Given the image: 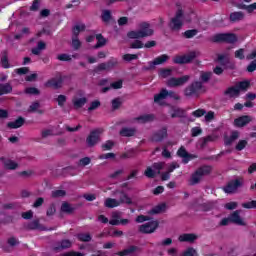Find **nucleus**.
I'll list each match as a JSON object with an SVG mask.
<instances>
[{
    "instance_id": "f257e3e1",
    "label": "nucleus",
    "mask_w": 256,
    "mask_h": 256,
    "mask_svg": "<svg viewBox=\"0 0 256 256\" xmlns=\"http://www.w3.org/2000/svg\"><path fill=\"white\" fill-rule=\"evenodd\" d=\"M140 30L138 31H130L127 34L129 39H143L144 37H151L154 31L151 29V24L148 22H142L139 25Z\"/></svg>"
},
{
    "instance_id": "f03ea898",
    "label": "nucleus",
    "mask_w": 256,
    "mask_h": 256,
    "mask_svg": "<svg viewBox=\"0 0 256 256\" xmlns=\"http://www.w3.org/2000/svg\"><path fill=\"white\" fill-rule=\"evenodd\" d=\"M211 171H213V167L209 165H204L199 167L190 177V185H198L201 183V180L205 175H211Z\"/></svg>"
},
{
    "instance_id": "7ed1b4c3",
    "label": "nucleus",
    "mask_w": 256,
    "mask_h": 256,
    "mask_svg": "<svg viewBox=\"0 0 256 256\" xmlns=\"http://www.w3.org/2000/svg\"><path fill=\"white\" fill-rule=\"evenodd\" d=\"M203 91V82L194 81L184 89L185 97H199Z\"/></svg>"
},
{
    "instance_id": "20e7f679",
    "label": "nucleus",
    "mask_w": 256,
    "mask_h": 256,
    "mask_svg": "<svg viewBox=\"0 0 256 256\" xmlns=\"http://www.w3.org/2000/svg\"><path fill=\"white\" fill-rule=\"evenodd\" d=\"M212 43H237V35L234 33H218L211 38Z\"/></svg>"
},
{
    "instance_id": "39448f33",
    "label": "nucleus",
    "mask_w": 256,
    "mask_h": 256,
    "mask_svg": "<svg viewBox=\"0 0 256 256\" xmlns=\"http://www.w3.org/2000/svg\"><path fill=\"white\" fill-rule=\"evenodd\" d=\"M168 27L171 31H179L183 29V10L178 9L175 16L170 19Z\"/></svg>"
},
{
    "instance_id": "423d86ee",
    "label": "nucleus",
    "mask_w": 256,
    "mask_h": 256,
    "mask_svg": "<svg viewBox=\"0 0 256 256\" xmlns=\"http://www.w3.org/2000/svg\"><path fill=\"white\" fill-rule=\"evenodd\" d=\"M165 163L163 162H155L151 166H148L144 171L145 177L148 179H155L157 175H161V171H163Z\"/></svg>"
},
{
    "instance_id": "0eeeda50",
    "label": "nucleus",
    "mask_w": 256,
    "mask_h": 256,
    "mask_svg": "<svg viewBox=\"0 0 256 256\" xmlns=\"http://www.w3.org/2000/svg\"><path fill=\"white\" fill-rule=\"evenodd\" d=\"M195 59H197V52L191 51L188 54L182 56L176 55L173 58V63H175V65H187L188 63L195 61Z\"/></svg>"
},
{
    "instance_id": "6e6552de",
    "label": "nucleus",
    "mask_w": 256,
    "mask_h": 256,
    "mask_svg": "<svg viewBox=\"0 0 256 256\" xmlns=\"http://www.w3.org/2000/svg\"><path fill=\"white\" fill-rule=\"evenodd\" d=\"M241 187H243V179H234V180H230L223 187V191L224 193H228V195H231L233 193H237V190L241 189Z\"/></svg>"
},
{
    "instance_id": "1a4fd4ad",
    "label": "nucleus",
    "mask_w": 256,
    "mask_h": 256,
    "mask_svg": "<svg viewBox=\"0 0 256 256\" xmlns=\"http://www.w3.org/2000/svg\"><path fill=\"white\" fill-rule=\"evenodd\" d=\"M24 229L26 231H55V228H47L41 224L39 219L32 220L28 222L25 226Z\"/></svg>"
},
{
    "instance_id": "9d476101",
    "label": "nucleus",
    "mask_w": 256,
    "mask_h": 256,
    "mask_svg": "<svg viewBox=\"0 0 256 256\" xmlns=\"http://www.w3.org/2000/svg\"><path fill=\"white\" fill-rule=\"evenodd\" d=\"M101 133H103V129L101 128L90 131V134L86 138L88 147H95L97 145L101 139Z\"/></svg>"
},
{
    "instance_id": "9b49d317",
    "label": "nucleus",
    "mask_w": 256,
    "mask_h": 256,
    "mask_svg": "<svg viewBox=\"0 0 256 256\" xmlns=\"http://www.w3.org/2000/svg\"><path fill=\"white\" fill-rule=\"evenodd\" d=\"M176 155L182 159V163L184 165H187L189 161H193V159H197V155L190 154L187 152V149H185V146H181L178 150Z\"/></svg>"
},
{
    "instance_id": "f8f14e48",
    "label": "nucleus",
    "mask_w": 256,
    "mask_h": 256,
    "mask_svg": "<svg viewBox=\"0 0 256 256\" xmlns=\"http://www.w3.org/2000/svg\"><path fill=\"white\" fill-rule=\"evenodd\" d=\"M159 228V221H150L139 226V232L144 234L155 233Z\"/></svg>"
},
{
    "instance_id": "ddd939ff",
    "label": "nucleus",
    "mask_w": 256,
    "mask_h": 256,
    "mask_svg": "<svg viewBox=\"0 0 256 256\" xmlns=\"http://www.w3.org/2000/svg\"><path fill=\"white\" fill-rule=\"evenodd\" d=\"M67 79V76H59L58 79L51 78L48 81L45 82L44 86L46 88H52V89H61L63 87V82Z\"/></svg>"
},
{
    "instance_id": "4468645a",
    "label": "nucleus",
    "mask_w": 256,
    "mask_h": 256,
    "mask_svg": "<svg viewBox=\"0 0 256 256\" xmlns=\"http://www.w3.org/2000/svg\"><path fill=\"white\" fill-rule=\"evenodd\" d=\"M169 61V55L162 54L156 57L153 61L148 62V67H146V71H151V69H155L157 65H163V63H167Z\"/></svg>"
},
{
    "instance_id": "2eb2a0df",
    "label": "nucleus",
    "mask_w": 256,
    "mask_h": 256,
    "mask_svg": "<svg viewBox=\"0 0 256 256\" xmlns=\"http://www.w3.org/2000/svg\"><path fill=\"white\" fill-rule=\"evenodd\" d=\"M189 81V76L185 75L179 78L172 77L168 80V87H181V85H185Z\"/></svg>"
},
{
    "instance_id": "dca6fc26",
    "label": "nucleus",
    "mask_w": 256,
    "mask_h": 256,
    "mask_svg": "<svg viewBox=\"0 0 256 256\" xmlns=\"http://www.w3.org/2000/svg\"><path fill=\"white\" fill-rule=\"evenodd\" d=\"M167 137V127H162L160 130H157L152 134L151 141L154 143H161L163 139Z\"/></svg>"
},
{
    "instance_id": "f3484780",
    "label": "nucleus",
    "mask_w": 256,
    "mask_h": 256,
    "mask_svg": "<svg viewBox=\"0 0 256 256\" xmlns=\"http://www.w3.org/2000/svg\"><path fill=\"white\" fill-rule=\"evenodd\" d=\"M251 121H252L251 116L244 115V116H240V117L236 118L234 120V125L236 127H245V125H249V123H251Z\"/></svg>"
},
{
    "instance_id": "a211bd4d",
    "label": "nucleus",
    "mask_w": 256,
    "mask_h": 256,
    "mask_svg": "<svg viewBox=\"0 0 256 256\" xmlns=\"http://www.w3.org/2000/svg\"><path fill=\"white\" fill-rule=\"evenodd\" d=\"M0 161L3 163L4 168L10 170V171H15L17 167H19V164H17L15 161L11 159H7L5 157H0Z\"/></svg>"
},
{
    "instance_id": "6ab92c4d",
    "label": "nucleus",
    "mask_w": 256,
    "mask_h": 256,
    "mask_svg": "<svg viewBox=\"0 0 256 256\" xmlns=\"http://www.w3.org/2000/svg\"><path fill=\"white\" fill-rule=\"evenodd\" d=\"M116 193L118 195V203H120V205H122L123 203H125L126 205H133V200H131V198L129 197V195H127V193H125V191H118Z\"/></svg>"
},
{
    "instance_id": "aec40b11",
    "label": "nucleus",
    "mask_w": 256,
    "mask_h": 256,
    "mask_svg": "<svg viewBox=\"0 0 256 256\" xmlns=\"http://www.w3.org/2000/svg\"><path fill=\"white\" fill-rule=\"evenodd\" d=\"M245 19V13L242 11L231 12L229 15L230 23H239Z\"/></svg>"
},
{
    "instance_id": "412c9836",
    "label": "nucleus",
    "mask_w": 256,
    "mask_h": 256,
    "mask_svg": "<svg viewBox=\"0 0 256 256\" xmlns=\"http://www.w3.org/2000/svg\"><path fill=\"white\" fill-rule=\"evenodd\" d=\"M169 115L171 116L172 119L175 118H182L185 117V110L182 108H177L175 106H171L170 110L168 111Z\"/></svg>"
},
{
    "instance_id": "4be33fe9",
    "label": "nucleus",
    "mask_w": 256,
    "mask_h": 256,
    "mask_svg": "<svg viewBox=\"0 0 256 256\" xmlns=\"http://www.w3.org/2000/svg\"><path fill=\"white\" fill-rule=\"evenodd\" d=\"M23 125H25V119L22 116H19L16 120L7 123L8 129H20Z\"/></svg>"
},
{
    "instance_id": "5701e85b",
    "label": "nucleus",
    "mask_w": 256,
    "mask_h": 256,
    "mask_svg": "<svg viewBox=\"0 0 256 256\" xmlns=\"http://www.w3.org/2000/svg\"><path fill=\"white\" fill-rule=\"evenodd\" d=\"M224 95L230 99H235V97H239L241 93L237 89V86H230L224 91Z\"/></svg>"
},
{
    "instance_id": "b1692460",
    "label": "nucleus",
    "mask_w": 256,
    "mask_h": 256,
    "mask_svg": "<svg viewBox=\"0 0 256 256\" xmlns=\"http://www.w3.org/2000/svg\"><path fill=\"white\" fill-rule=\"evenodd\" d=\"M196 239L197 235L192 233L181 234L178 237V241H180V243H193V241H195Z\"/></svg>"
},
{
    "instance_id": "393cba45",
    "label": "nucleus",
    "mask_w": 256,
    "mask_h": 256,
    "mask_svg": "<svg viewBox=\"0 0 256 256\" xmlns=\"http://www.w3.org/2000/svg\"><path fill=\"white\" fill-rule=\"evenodd\" d=\"M239 213H240L239 210L234 211L230 215V222L235 223V225L245 226V222L243 221V219H241V216L239 215Z\"/></svg>"
},
{
    "instance_id": "a878e982",
    "label": "nucleus",
    "mask_w": 256,
    "mask_h": 256,
    "mask_svg": "<svg viewBox=\"0 0 256 256\" xmlns=\"http://www.w3.org/2000/svg\"><path fill=\"white\" fill-rule=\"evenodd\" d=\"M138 123H151L155 121V114H144L135 118Z\"/></svg>"
},
{
    "instance_id": "bb28decb",
    "label": "nucleus",
    "mask_w": 256,
    "mask_h": 256,
    "mask_svg": "<svg viewBox=\"0 0 256 256\" xmlns=\"http://www.w3.org/2000/svg\"><path fill=\"white\" fill-rule=\"evenodd\" d=\"M0 63L3 69L11 68V64H9V53L7 52V50L2 51Z\"/></svg>"
},
{
    "instance_id": "cd10ccee",
    "label": "nucleus",
    "mask_w": 256,
    "mask_h": 256,
    "mask_svg": "<svg viewBox=\"0 0 256 256\" xmlns=\"http://www.w3.org/2000/svg\"><path fill=\"white\" fill-rule=\"evenodd\" d=\"M169 94V90L164 88L158 94L154 95V103L160 104L161 101L167 99V95Z\"/></svg>"
},
{
    "instance_id": "c85d7f7f",
    "label": "nucleus",
    "mask_w": 256,
    "mask_h": 256,
    "mask_svg": "<svg viewBox=\"0 0 256 256\" xmlns=\"http://www.w3.org/2000/svg\"><path fill=\"white\" fill-rule=\"evenodd\" d=\"M135 133H137V129L129 127H124L119 132L121 137H134Z\"/></svg>"
},
{
    "instance_id": "c756f323",
    "label": "nucleus",
    "mask_w": 256,
    "mask_h": 256,
    "mask_svg": "<svg viewBox=\"0 0 256 256\" xmlns=\"http://www.w3.org/2000/svg\"><path fill=\"white\" fill-rule=\"evenodd\" d=\"M217 63H219L222 67H227L229 65V55L227 54H217Z\"/></svg>"
},
{
    "instance_id": "7c9ffc66",
    "label": "nucleus",
    "mask_w": 256,
    "mask_h": 256,
    "mask_svg": "<svg viewBox=\"0 0 256 256\" xmlns=\"http://www.w3.org/2000/svg\"><path fill=\"white\" fill-rule=\"evenodd\" d=\"M97 43L94 45V49H101V47H105L107 45V39L103 36V34H96Z\"/></svg>"
},
{
    "instance_id": "2f4dec72",
    "label": "nucleus",
    "mask_w": 256,
    "mask_h": 256,
    "mask_svg": "<svg viewBox=\"0 0 256 256\" xmlns=\"http://www.w3.org/2000/svg\"><path fill=\"white\" fill-rule=\"evenodd\" d=\"M87 29L85 24H77L72 27V37H79V33H83Z\"/></svg>"
},
{
    "instance_id": "473e14b6",
    "label": "nucleus",
    "mask_w": 256,
    "mask_h": 256,
    "mask_svg": "<svg viewBox=\"0 0 256 256\" xmlns=\"http://www.w3.org/2000/svg\"><path fill=\"white\" fill-rule=\"evenodd\" d=\"M104 205L108 209H115V207H119V205H121V202H118L115 198H107Z\"/></svg>"
},
{
    "instance_id": "72a5a7b5",
    "label": "nucleus",
    "mask_w": 256,
    "mask_h": 256,
    "mask_svg": "<svg viewBox=\"0 0 256 256\" xmlns=\"http://www.w3.org/2000/svg\"><path fill=\"white\" fill-rule=\"evenodd\" d=\"M197 35H199L198 29H190V30H186L182 33V37L184 39H193V37H197Z\"/></svg>"
},
{
    "instance_id": "f704fd0d",
    "label": "nucleus",
    "mask_w": 256,
    "mask_h": 256,
    "mask_svg": "<svg viewBox=\"0 0 256 256\" xmlns=\"http://www.w3.org/2000/svg\"><path fill=\"white\" fill-rule=\"evenodd\" d=\"M165 209H167V204L165 203L158 204L157 206L151 209L150 213L152 215H159V213H163Z\"/></svg>"
},
{
    "instance_id": "c9c22d12",
    "label": "nucleus",
    "mask_w": 256,
    "mask_h": 256,
    "mask_svg": "<svg viewBox=\"0 0 256 256\" xmlns=\"http://www.w3.org/2000/svg\"><path fill=\"white\" fill-rule=\"evenodd\" d=\"M248 87H251V82L248 80L240 81L236 85V89L239 93H241V91H247Z\"/></svg>"
},
{
    "instance_id": "e433bc0d",
    "label": "nucleus",
    "mask_w": 256,
    "mask_h": 256,
    "mask_svg": "<svg viewBox=\"0 0 256 256\" xmlns=\"http://www.w3.org/2000/svg\"><path fill=\"white\" fill-rule=\"evenodd\" d=\"M60 210L62 213H67L68 215H71V213H74L75 208H73L68 202H63Z\"/></svg>"
},
{
    "instance_id": "4c0bfd02",
    "label": "nucleus",
    "mask_w": 256,
    "mask_h": 256,
    "mask_svg": "<svg viewBox=\"0 0 256 256\" xmlns=\"http://www.w3.org/2000/svg\"><path fill=\"white\" fill-rule=\"evenodd\" d=\"M76 238L78 239V241H81L82 243H89V241L93 239V237L89 233H78L76 235Z\"/></svg>"
},
{
    "instance_id": "58836bf2",
    "label": "nucleus",
    "mask_w": 256,
    "mask_h": 256,
    "mask_svg": "<svg viewBox=\"0 0 256 256\" xmlns=\"http://www.w3.org/2000/svg\"><path fill=\"white\" fill-rule=\"evenodd\" d=\"M72 103L75 109H81L87 103V99L85 97L73 99Z\"/></svg>"
},
{
    "instance_id": "ea45409f",
    "label": "nucleus",
    "mask_w": 256,
    "mask_h": 256,
    "mask_svg": "<svg viewBox=\"0 0 256 256\" xmlns=\"http://www.w3.org/2000/svg\"><path fill=\"white\" fill-rule=\"evenodd\" d=\"M113 19V14L111 13V10H103L101 14V20L103 23H109Z\"/></svg>"
},
{
    "instance_id": "a19ab883",
    "label": "nucleus",
    "mask_w": 256,
    "mask_h": 256,
    "mask_svg": "<svg viewBox=\"0 0 256 256\" xmlns=\"http://www.w3.org/2000/svg\"><path fill=\"white\" fill-rule=\"evenodd\" d=\"M135 251H137V246H130L127 249L117 252L116 255L118 256L131 255V253H135Z\"/></svg>"
},
{
    "instance_id": "79ce46f5",
    "label": "nucleus",
    "mask_w": 256,
    "mask_h": 256,
    "mask_svg": "<svg viewBox=\"0 0 256 256\" xmlns=\"http://www.w3.org/2000/svg\"><path fill=\"white\" fill-rule=\"evenodd\" d=\"M106 63V68L108 71L110 69H113L114 67H117L119 65V60L117 58H110Z\"/></svg>"
},
{
    "instance_id": "37998d69",
    "label": "nucleus",
    "mask_w": 256,
    "mask_h": 256,
    "mask_svg": "<svg viewBox=\"0 0 256 256\" xmlns=\"http://www.w3.org/2000/svg\"><path fill=\"white\" fill-rule=\"evenodd\" d=\"M213 141H215V137H213L212 135H208L202 138L200 147L203 149L207 147V143H213Z\"/></svg>"
},
{
    "instance_id": "c03bdc74",
    "label": "nucleus",
    "mask_w": 256,
    "mask_h": 256,
    "mask_svg": "<svg viewBox=\"0 0 256 256\" xmlns=\"http://www.w3.org/2000/svg\"><path fill=\"white\" fill-rule=\"evenodd\" d=\"M72 47L74 51H79V49H81V40H79V36H72Z\"/></svg>"
},
{
    "instance_id": "a18cd8bd",
    "label": "nucleus",
    "mask_w": 256,
    "mask_h": 256,
    "mask_svg": "<svg viewBox=\"0 0 256 256\" xmlns=\"http://www.w3.org/2000/svg\"><path fill=\"white\" fill-rule=\"evenodd\" d=\"M211 77H213V72H202L200 74V79L202 83H209Z\"/></svg>"
},
{
    "instance_id": "49530a36",
    "label": "nucleus",
    "mask_w": 256,
    "mask_h": 256,
    "mask_svg": "<svg viewBox=\"0 0 256 256\" xmlns=\"http://www.w3.org/2000/svg\"><path fill=\"white\" fill-rule=\"evenodd\" d=\"M101 147L102 151H111L115 147V142L113 140H107Z\"/></svg>"
},
{
    "instance_id": "de8ad7c7",
    "label": "nucleus",
    "mask_w": 256,
    "mask_h": 256,
    "mask_svg": "<svg viewBox=\"0 0 256 256\" xmlns=\"http://www.w3.org/2000/svg\"><path fill=\"white\" fill-rule=\"evenodd\" d=\"M137 152H135L134 149L128 150L127 152H124L121 154L122 159H133V157H136Z\"/></svg>"
},
{
    "instance_id": "09e8293b",
    "label": "nucleus",
    "mask_w": 256,
    "mask_h": 256,
    "mask_svg": "<svg viewBox=\"0 0 256 256\" xmlns=\"http://www.w3.org/2000/svg\"><path fill=\"white\" fill-rule=\"evenodd\" d=\"M173 70L169 68H162L159 71V77H162V79H167V77H171V73Z\"/></svg>"
},
{
    "instance_id": "8fccbe9b",
    "label": "nucleus",
    "mask_w": 256,
    "mask_h": 256,
    "mask_svg": "<svg viewBox=\"0 0 256 256\" xmlns=\"http://www.w3.org/2000/svg\"><path fill=\"white\" fill-rule=\"evenodd\" d=\"M67 195V192L65 190H54L51 193V197L53 199H59V197H65Z\"/></svg>"
},
{
    "instance_id": "3c124183",
    "label": "nucleus",
    "mask_w": 256,
    "mask_h": 256,
    "mask_svg": "<svg viewBox=\"0 0 256 256\" xmlns=\"http://www.w3.org/2000/svg\"><path fill=\"white\" fill-rule=\"evenodd\" d=\"M205 115H207V111L202 108H198L197 110L192 112V117H196L197 119H199L200 117H203Z\"/></svg>"
},
{
    "instance_id": "603ef678",
    "label": "nucleus",
    "mask_w": 256,
    "mask_h": 256,
    "mask_svg": "<svg viewBox=\"0 0 256 256\" xmlns=\"http://www.w3.org/2000/svg\"><path fill=\"white\" fill-rule=\"evenodd\" d=\"M26 95H40L41 91L36 87H28L25 89Z\"/></svg>"
},
{
    "instance_id": "864d4df0",
    "label": "nucleus",
    "mask_w": 256,
    "mask_h": 256,
    "mask_svg": "<svg viewBox=\"0 0 256 256\" xmlns=\"http://www.w3.org/2000/svg\"><path fill=\"white\" fill-rule=\"evenodd\" d=\"M122 59L129 63L131 61H135V60L139 59V55H137V54H124L122 56Z\"/></svg>"
},
{
    "instance_id": "5fc2aeb1",
    "label": "nucleus",
    "mask_w": 256,
    "mask_h": 256,
    "mask_svg": "<svg viewBox=\"0 0 256 256\" xmlns=\"http://www.w3.org/2000/svg\"><path fill=\"white\" fill-rule=\"evenodd\" d=\"M71 245H73V242H71V240L64 239V240L60 241L59 248L60 249H69V248H71Z\"/></svg>"
},
{
    "instance_id": "6e6d98bb",
    "label": "nucleus",
    "mask_w": 256,
    "mask_h": 256,
    "mask_svg": "<svg viewBox=\"0 0 256 256\" xmlns=\"http://www.w3.org/2000/svg\"><path fill=\"white\" fill-rule=\"evenodd\" d=\"M101 107V101L99 100H94L90 103V106L88 107V111H95L96 109H99Z\"/></svg>"
},
{
    "instance_id": "4d7b16f0",
    "label": "nucleus",
    "mask_w": 256,
    "mask_h": 256,
    "mask_svg": "<svg viewBox=\"0 0 256 256\" xmlns=\"http://www.w3.org/2000/svg\"><path fill=\"white\" fill-rule=\"evenodd\" d=\"M234 57L236 59H240V61H243V59H245V49L240 48V49L236 50L234 53Z\"/></svg>"
},
{
    "instance_id": "13d9d810",
    "label": "nucleus",
    "mask_w": 256,
    "mask_h": 256,
    "mask_svg": "<svg viewBox=\"0 0 256 256\" xmlns=\"http://www.w3.org/2000/svg\"><path fill=\"white\" fill-rule=\"evenodd\" d=\"M144 44L141 40H135L130 44V49H143Z\"/></svg>"
},
{
    "instance_id": "bf43d9fd",
    "label": "nucleus",
    "mask_w": 256,
    "mask_h": 256,
    "mask_svg": "<svg viewBox=\"0 0 256 256\" xmlns=\"http://www.w3.org/2000/svg\"><path fill=\"white\" fill-rule=\"evenodd\" d=\"M101 71H108L107 64L105 62L100 63L94 68V73H101Z\"/></svg>"
},
{
    "instance_id": "052dcab7",
    "label": "nucleus",
    "mask_w": 256,
    "mask_h": 256,
    "mask_svg": "<svg viewBox=\"0 0 256 256\" xmlns=\"http://www.w3.org/2000/svg\"><path fill=\"white\" fill-rule=\"evenodd\" d=\"M241 9H245V11H247V13H253V11L256 10V2L250 5H245L243 4L241 6Z\"/></svg>"
},
{
    "instance_id": "680f3d73",
    "label": "nucleus",
    "mask_w": 256,
    "mask_h": 256,
    "mask_svg": "<svg viewBox=\"0 0 256 256\" xmlns=\"http://www.w3.org/2000/svg\"><path fill=\"white\" fill-rule=\"evenodd\" d=\"M202 211H211L213 207H215V204L213 202H206L200 205Z\"/></svg>"
},
{
    "instance_id": "e2e57ef3",
    "label": "nucleus",
    "mask_w": 256,
    "mask_h": 256,
    "mask_svg": "<svg viewBox=\"0 0 256 256\" xmlns=\"http://www.w3.org/2000/svg\"><path fill=\"white\" fill-rule=\"evenodd\" d=\"M247 145H248L247 140H240L237 143L235 149H236V151H243V149H245V147H247Z\"/></svg>"
},
{
    "instance_id": "0e129e2a",
    "label": "nucleus",
    "mask_w": 256,
    "mask_h": 256,
    "mask_svg": "<svg viewBox=\"0 0 256 256\" xmlns=\"http://www.w3.org/2000/svg\"><path fill=\"white\" fill-rule=\"evenodd\" d=\"M244 209H256V200H252L250 202H245L242 204Z\"/></svg>"
},
{
    "instance_id": "69168bd1",
    "label": "nucleus",
    "mask_w": 256,
    "mask_h": 256,
    "mask_svg": "<svg viewBox=\"0 0 256 256\" xmlns=\"http://www.w3.org/2000/svg\"><path fill=\"white\" fill-rule=\"evenodd\" d=\"M57 59H58V61H67V62H69V61H71L72 58H71V55L63 53V54H59L57 56Z\"/></svg>"
},
{
    "instance_id": "338daca9",
    "label": "nucleus",
    "mask_w": 256,
    "mask_h": 256,
    "mask_svg": "<svg viewBox=\"0 0 256 256\" xmlns=\"http://www.w3.org/2000/svg\"><path fill=\"white\" fill-rule=\"evenodd\" d=\"M195 253H197V251L193 247H189L183 252L182 256H195Z\"/></svg>"
},
{
    "instance_id": "774afa93",
    "label": "nucleus",
    "mask_w": 256,
    "mask_h": 256,
    "mask_svg": "<svg viewBox=\"0 0 256 256\" xmlns=\"http://www.w3.org/2000/svg\"><path fill=\"white\" fill-rule=\"evenodd\" d=\"M246 71H248V73H253L254 71H256V60L250 62V64L246 68Z\"/></svg>"
}]
</instances>
